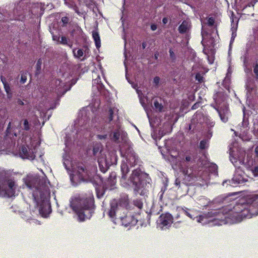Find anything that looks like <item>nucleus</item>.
Masks as SVG:
<instances>
[{
    "label": "nucleus",
    "instance_id": "obj_34",
    "mask_svg": "<svg viewBox=\"0 0 258 258\" xmlns=\"http://www.w3.org/2000/svg\"><path fill=\"white\" fill-rule=\"evenodd\" d=\"M120 136V132L119 130L115 131L113 134L112 140L115 142L118 141Z\"/></svg>",
    "mask_w": 258,
    "mask_h": 258
},
{
    "label": "nucleus",
    "instance_id": "obj_2",
    "mask_svg": "<svg viewBox=\"0 0 258 258\" xmlns=\"http://www.w3.org/2000/svg\"><path fill=\"white\" fill-rule=\"evenodd\" d=\"M105 211L114 223L115 220L119 219L122 225L125 227L133 226L137 224L138 220L135 219V215L130 211Z\"/></svg>",
    "mask_w": 258,
    "mask_h": 258
},
{
    "label": "nucleus",
    "instance_id": "obj_26",
    "mask_svg": "<svg viewBox=\"0 0 258 258\" xmlns=\"http://www.w3.org/2000/svg\"><path fill=\"white\" fill-rule=\"evenodd\" d=\"M133 204L135 207L139 209H142L143 208V203L140 199H137L133 200Z\"/></svg>",
    "mask_w": 258,
    "mask_h": 258
},
{
    "label": "nucleus",
    "instance_id": "obj_25",
    "mask_svg": "<svg viewBox=\"0 0 258 258\" xmlns=\"http://www.w3.org/2000/svg\"><path fill=\"white\" fill-rule=\"evenodd\" d=\"M118 109L116 108H110L109 110V121L112 120L114 116L117 115Z\"/></svg>",
    "mask_w": 258,
    "mask_h": 258
},
{
    "label": "nucleus",
    "instance_id": "obj_16",
    "mask_svg": "<svg viewBox=\"0 0 258 258\" xmlns=\"http://www.w3.org/2000/svg\"><path fill=\"white\" fill-rule=\"evenodd\" d=\"M52 88L54 91L58 95H62L66 92L64 88V85L60 80L56 79L53 80L52 83Z\"/></svg>",
    "mask_w": 258,
    "mask_h": 258
},
{
    "label": "nucleus",
    "instance_id": "obj_9",
    "mask_svg": "<svg viewBox=\"0 0 258 258\" xmlns=\"http://www.w3.org/2000/svg\"><path fill=\"white\" fill-rule=\"evenodd\" d=\"M157 223L161 229L168 228L173 223V217L168 213L162 214L159 216Z\"/></svg>",
    "mask_w": 258,
    "mask_h": 258
},
{
    "label": "nucleus",
    "instance_id": "obj_4",
    "mask_svg": "<svg viewBox=\"0 0 258 258\" xmlns=\"http://www.w3.org/2000/svg\"><path fill=\"white\" fill-rule=\"evenodd\" d=\"M214 99L217 104L214 106L215 109L218 112L221 120L223 122H226L228 119L229 109L225 103L221 105V103L224 101L225 96L223 92H218L214 95Z\"/></svg>",
    "mask_w": 258,
    "mask_h": 258
},
{
    "label": "nucleus",
    "instance_id": "obj_24",
    "mask_svg": "<svg viewBox=\"0 0 258 258\" xmlns=\"http://www.w3.org/2000/svg\"><path fill=\"white\" fill-rule=\"evenodd\" d=\"M246 181V180L238 175H235L232 178V182L234 183L241 184Z\"/></svg>",
    "mask_w": 258,
    "mask_h": 258
},
{
    "label": "nucleus",
    "instance_id": "obj_51",
    "mask_svg": "<svg viewBox=\"0 0 258 258\" xmlns=\"http://www.w3.org/2000/svg\"><path fill=\"white\" fill-rule=\"evenodd\" d=\"M27 80V77L25 75H22L21 76V82L22 83H24Z\"/></svg>",
    "mask_w": 258,
    "mask_h": 258
},
{
    "label": "nucleus",
    "instance_id": "obj_6",
    "mask_svg": "<svg viewBox=\"0 0 258 258\" xmlns=\"http://www.w3.org/2000/svg\"><path fill=\"white\" fill-rule=\"evenodd\" d=\"M120 152L122 156H125L126 163L131 167L136 165L138 158L133 151L130 142L124 139V144L120 148Z\"/></svg>",
    "mask_w": 258,
    "mask_h": 258
},
{
    "label": "nucleus",
    "instance_id": "obj_53",
    "mask_svg": "<svg viewBox=\"0 0 258 258\" xmlns=\"http://www.w3.org/2000/svg\"><path fill=\"white\" fill-rule=\"evenodd\" d=\"M182 172L184 175H189L190 173L188 172V171L187 169H183Z\"/></svg>",
    "mask_w": 258,
    "mask_h": 258
},
{
    "label": "nucleus",
    "instance_id": "obj_60",
    "mask_svg": "<svg viewBox=\"0 0 258 258\" xmlns=\"http://www.w3.org/2000/svg\"><path fill=\"white\" fill-rule=\"evenodd\" d=\"M198 103H195L192 106V109H196L197 107H198Z\"/></svg>",
    "mask_w": 258,
    "mask_h": 258
},
{
    "label": "nucleus",
    "instance_id": "obj_63",
    "mask_svg": "<svg viewBox=\"0 0 258 258\" xmlns=\"http://www.w3.org/2000/svg\"><path fill=\"white\" fill-rule=\"evenodd\" d=\"M20 213L21 214H22L23 212V211H21Z\"/></svg>",
    "mask_w": 258,
    "mask_h": 258
},
{
    "label": "nucleus",
    "instance_id": "obj_45",
    "mask_svg": "<svg viewBox=\"0 0 258 258\" xmlns=\"http://www.w3.org/2000/svg\"><path fill=\"white\" fill-rule=\"evenodd\" d=\"M206 123L208 124V125H210V126H213L215 124V123L213 121H211L209 119H208L207 117L206 118Z\"/></svg>",
    "mask_w": 258,
    "mask_h": 258
},
{
    "label": "nucleus",
    "instance_id": "obj_12",
    "mask_svg": "<svg viewBox=\"0 0 258 258\" xmlns=\"http://www.w3.org/2000/svg\"><path fill=\"white\" fill-rule=\"evenodd\" d=\"M36 148H30L28 146H22L20 151V156L23 159L33 160L35 158Z\"/></svg>",
    "mask_w": 258,
    "mask_h": 258
},
{
    "label": "nucleus",
    "instance_id": "obj_10",
    "mask_svg": "<svg viewBox=\"0 0 258 258\" xmlns=\"http://www.w3.org/2000/svg\"><path fill=\"white\" fill-rule=\"evenodd\" d=\"M177 157L180 159L181 165L187 166L195 162L196 155L194 153L185 152L184 154L178 153Z\"/></svg>",
    "mask_w": 258,
    "mask_h": 258
},
{
    "label": "nucleus",
    "instance_id": "obj_38",
    "mask_svg": "<svg viewBox=\"0 0 258 258\" xmlns=\"http://www.w3.org/2000/svg\"><path fill=\"white\" fill-rule=\"evenodd\" d=\"M24 129L26 131H28L30 129V125L27 119L24 120L23 122Z\"/></svg>",
    "mask_w": 258,
    "mask_h": 258
},
{
    "label": "nucleus",
    "instance_id": "obj_58",
    "mask_svg": "<svg viewBox=\"0 0 258 258\" xmlns=\"http://www.w3.org/2000/svg\"><path fill=\"white\" fill-rule=\"evenodd\" d=\"M17 103L18 104L20 105H24V102L20 99H18V101H17Z\"/></svg>",
    "mask_w": 258,
    "mask_h": 258
},
{
    "label": "nucleus",
    "instance_id": "obj_64",
    "mask_svg": "<svg viewBox=\"0 0 258 258\" xmlns=\"http://www.w3.org/2000/svg\"><path fill=\"white\" fill-rule=\"evenodd\" d=\"M155 58H156V59H157V56L156 55H155Z\"/></svg>",
    "mask_w": 258,
    "mask_h": 258
},
{
    "label": "nucleus",
    "instance_id": "obj_1",
    "mask_svg": "<svg viewBox=\"0 0 258 258\" xmlns=\"http://www.w3.org/2000/svg\"><path fill=\"white\" fill-rule=\"evenodd\" d=\"M129 180L132 184L134 192L136 195H139L144 197L148 196L149 189L151 186V179L148 174L137 169L133 171Z\"/></svg>",
    "mask_w": 258,
    "mask_h": 258
},
{
    "label": "nucleus",
    "instance_id": "obj_61",
    "mask_svg": "<svg viewBox=\"0 0 258 258\" xmlns=\"http://www.w3.org/2000/svg\"><path fill=\"white\" fill-rule=\"evenodd\" d=\"M175 183L176 185H178L180 184V181L178 179H176Z\"/></svg>",
    "mask_w": 258,
    "mask_h": 258
},
{
    "label": "nucleus",
    "instance_id": "obj_35",
    "mask_svg": "<svg viewBox=\"0 0 258 258\" xmlns=\"http://www.w3.org/2000/svg\"><path fill=\"white\" fill-rule=\"evenodd\" d=\"M101 151V147L99 145H96L93 147V152L95 156H96L98 153Z\"/></svg>",
    "mask_w": 258,
    "mask_h": 258
},
{
    "label": "nucleus",
    "instance_id": "obj_62",
    "mask_svg": "<svg viewBox=\"0 0 258 258\" xmlns=\"http://www.w3.org/2000/svg\"><path fill=\"white\" fill-rule=\"evenodd\" d=\"M142 46H143V48H145V47H146V44L143 43V44H142Z\"/></svg>",
    "mask_w": 258,
    "mask_h": 258
},
{
    "label": "nucleus",
    "instance_id": "obj_56",
    "mask_svg": "<svg viewBox=\"0 0 258 258\" xmlns=\"http://www.w3.org/2000/svg\"><path fill=\"white\" fill-rule=\"evenodd\" d=\"M162 22L164 24H166L168 22V19L167 18H164L162 20Z\"/></svg>",
    "mask_w": 258,
    "mask_h": 258
},
{
    "label": "nucleus",
    "instance_id": "obj_39",
    "mask_svg": "<svg viewBox=\"0 0 258 258\" xmlns=\"http://www.w3.org/2000/svg\"><path fill=\"white\" fill-rule=\"evenodd\" d=\"M169 55H170V58L173 61L175 60V59H176V55H175V53L173 51V50L172 49H170L169 51Z\"/></svg>",
    "mask_w": 258,
    "mask_h": 258
},
{
    "label": "nucleus",
    "instance_id": "obj_41",
    "mask_svg": "<svg viewBox=\"0 0 258 258\" xmlns=\"http://www.w3.org/2000/svg\"><path fill=\"white\" fill-rule=\"evenodd\" d=\"M215 23V20L213 17H210L208 19L207 24L209 26H212Z\"/></svg>",
    "mask_w": 258,
    "mask_h": 258
},
{
    "label": "nucleus",
    "instance_id": "obj_52",
    "mask_svg": "<svg viewBox=\"0 0 258 258\" xmlns=\"http://www.w3.org/2000/svg\"><path fill=\"white\" fill-rule=\"evenodd\" d=\"M1 80L3 84H4V85H5V84H8L7 82L6 78L5 77H4L3 76H2L1 77Z\"/></svg>",
    "mask_w": 258,
    "mask_h": 258
},
{
    "label": "nucleus",
    "instance_id": "obj_28",
    "mask_svg": "<svg viewBox=\"0 0 258 258\" xmlns=\"http://www.w3.org/2000/svg\"><path fill=\"white\" fill-rule=\"evenodd\" d=\"M73 53L76 57H77L78 58H80L82 56H83L84 52L82 49H74L73 50Z\"/></svg>",
    "mask_w": 258,
    "mask_h": 258
},
{
    "label": "nucleus",
    "instance_id": "obj_17",
    "mask_svg": "<svg viewBox=\"0 0 258 258\" xmlns=\"http://www.w3.org/2000/svg\"><path fill=\"white\" fill-rule=\"evenodd\" d=\"M75 213V216L80 222L84 221L89 219L92 216L93 211H73Z\"/></svg>",
    "mask_w": 258,
    "mask_h": 258
},
{
    "label": "nucleus",
    "instance_id": "obj_27",
    "mask_svg": "<svg viewBox=\"0 0 258 258\" xmlns=\"http://www.w3.org/2000/svg\"><path fill=\"white\" fill-rule=\"evenodd\" d=\"M116 183L115 181V176L114 175L113 177H112V176H110L109 178H108V180L107 181V184L110 185V189H112L113 188L114 186L115 185Z\"/></svg>",
    "mask_w": 258,
    "mask_h": 258
},
{
    "label": "nucleus",
    "instance_id": "obj_18",
    "mask_svg": "<svg viewBox=\"0 0 258 258\" xmlns=\"http://www.w3.org/2000/svg\"><path fill=\"white\" fill-rule=\"evenodd\" d=\"M245 202L247 205H251L253 208L258 209V194H252L246 196Z\"/></svg>",
    "mask_w": 258,
    "mask_h": 258
},
{
    "label": "nucleus",
    "instance_id": "obj_37",
    "mask_svg": "<svg viewBox=\"0 0 258 258\" xmlns=\"http://www.w3.org/2000/svg\"><path fill=\"white\" fill-rule=\"evenodd\" d=\"M4 86L6 92L8 94V97L10 98L11 97V96H10V95H11V89H10V87L9 84H7L4 85Z\"/></svg>",
    "mask_w": 258,
    "mask_h": 258
},
{
    "label": "nucleus",
    "instance_id": "obj_32",
    "mask_svg": "<svg viewBox=\"0 0 258 258\" xmlns=\"http://www.w3.org/2000/svg\"><path fill=\"white\" fill-rule=\"evenodd\" d=\"M111 210L118 209V201L116 200H112L110 202Z\"/></svg>",
    "mask_w": 258,
    "mask_h": 258
},
{
    "label": "nucleus",
    "instance_id": "obj_7",
    "mask_svg": "<svg viewBox=\"0 0 258 258\" xmlns=\"http://www.w3.org/2000/svg\"><path fill=\"white\" fill-rule=\"evenodd\" d=\"M17 186L18 185L14 180L8 179L2 186L0 185V197L5 198L15 197Z\"/></svg>",
    "mask_w": 258,
    "mask_h": 258
},
{
    "label": "nucleus",
    "instance_id": "obj_59",
    "mask_svg": "<svg viewBox=\"0 0 258 258\" xmlns=\"http://www.w3.org/2000/svg\"><path fill=\"white\" fill-rule=\"evenodd\" d=\"M213 168H214L216 174H217V168H218L217 166L216 165H214L213 166Z\"/></svg>",
    "mask_w": 258,
    "mask_h": 258
},
{
    "label": "nucleus",
    "instance_id": "obj_48",
    "mask_svg": "<svg viewBox=\"0 0 258 258\" xmlns=\"http://www.w3.org/2000/svg\"><path fill=\"white\" fill-rule=\"evenodd\" d=\"M107 135H98L97 136V138L99 140H105L107 138Z\"/></svg>",
    "mask_w": 258,
    "mask_h": 258
},
{
    "label": "nucleus",
    "instance_id": "obj_30",
    "mask_svg": "<svg viewBox=\"0 0 258 258\" xmlns=\"http://www.w3.org/2000/svg\"><path fill=\"white\" fill-rule=\"evenodd\" d=\"M154 105L155 108L157 111H161L163 109V106L161 103H159V102L157 100L155 101L154 102Z\"/></svg>",
    "mask_w": 258,
    "mask_h": 258
},
{
    "label": "nucleus",
    "instance_id": "obj_15",
    "mask_svg": "<svg viewBox=\"0 0 258 258\" xmlns=\"http://www.w3.org/2000/svg\"><path fill=\"white\" fill-rule=\"evenodd\" d=\"M207 117L204 116L201 113H196L194 116L191 119V124L189 125L188 129L191 130L194 127H196V124H202L203 122L206 121Z\"/></svg>",
    "mask_w": 258,
    "mask_h": 258
},
{
    "label": "nucleus",
    "instance_id": "obj_20",
    "mask_svg": "<svg viewBox=\"0 0 258 258\" xmlns=\"http://www.w3.org/2000/svg\"><path fill=\"white\" fill-rule=\"evenodd\" d=\"M118 209L128 208L129 205V200L127 196L123 197L118 201Z\"/></svg>",
    "mask_w": 258,
    "mask_h": 258
},
{
    "label": "nucleus",
    "instance_id": "obj_47",
    "mask_svg": "<svg viewBox=\"0 0 258 258\" xmlns=\"http://www.w3.org/2000/svg\"><path fill=\"white\" fill-rule=\"evenodd\" d=\"M252 173L255 176H258V167H254L252 170Z\"/></svg>",
    "mask_w": 258,
    "mask_h": 258
},
{
    "label": "nucleus",
    "instance_id": "obj_44",
    "mask_svg": "<svg viewBox=\"0 0 258 258\" xmlns=\"http://www.w3.org/2000/svg\"><path fill=\"white\" fill-rule=\"evenodd\" d=\"M196 79L200 83L203 81V77L200 74H197L196 75Z\"/></svg>",
    "mask_w": 258,
    "mask_h": 258
},
{
    "label": "nucleus",
    "instance_id": "obj_43",
    "mask_svg": "<svg viewBox=\"0 0 258 258\" xmlns=\"http://www.w3.org/2000/svg\"><path fill=\"white\" fill-rule=\"evenodd\" d=\"M253 72L256 76V78H258V64L255 63L253 66Z\"/></svg>",
    "mask_w": 258,
    "mask_h": 258
},
{
    "label": "nucleus",
    "instance_id": "obj_13",
    "mask_svg": "<svg viewBox=\"0 0 258 258\" xmlns=\"http://www.w3.org/2000/svg\"><path fill=\"white\" fill-rule=\"evenodd\" d=\"M182 213L192 220L196 219L197 221L200 223L206 222L204 221V219L208 220L210 217L208 215H201L199 211H182Z\"/></svg>",
    "mask_w": 258,
    "mask_h": 258
},
{
    "label": "nucleus",
    "instance_id": "obj_22",
    "mask_svg": "<svg viewBox=\"0 0 258 258\" xmlns=\"http://www.w3.org/2000/svg\"><path fill=\"white\" fill-rule=\"evenodd\" d=\"M121 170L122 172V178L125 179L126 174L129 171L128 164L126 162H124L121 164Z\"/></svg>",
    "mask_w": 258,
    "mask_h": 258
},
{
    "label": "nucleus",
    "instance_id": "obj_19",
    "mask_svg": "<svg viewBox=\"0 0 258 258\" xmlns=\"http://www.w3.org/2000/svg\"><path fill=\"white\" fill-rule=\"evenodd\" d=\"M190 28V23L189 20H184L178 27L180 33L183 34L188 32Z\"/></svg>",
    "mask_w": 258,
    "mask_h": 258
},
{
    "label": "nucleus",
    "instance_id": "obj_21",
    "mask_svg": "<svg viewBox=\"0 0 258 258\" xmlns=\"http://www.w3.org/2000/svg\"><path fill=\"white\" fill-rule=\"evenodd\" d=\"M98 162L101 171L104 173L107 170L109 163H108L106 160L101 158H99Z\"/></svg>",
    "mask_w": 258,
    "mask_h": 258
},
{
    "label": "nucleus",
    "instance_id": "obj_14",
    "mask_svg": "<svg viewBox=\"0 0 258 258\" xmlns=\"http://www.w3.org/2000/svg\"><path fill=\"white\" fill-rule=\"evenodd\" d=\"M36 196H38L37 193L35 191H34L33 197L36 205V208L38 209V210H51V206L48 201L41 200L40 201H38V199Z\"/></svg>",
    "mask_w": 258,
    "mask_h": 258
},
{
    "label": "nucleus",
    "instance_id": "obj_8",
    "mask_svg": "<svg viewBox=\"0 0 258 258\" xmlns=\"http://www.w3.org/2000/svg\"><path fill=\"white\" fill-rule=\"evenodd\" d=\"M153 214L152 211H140L135 215V219L138 220L137 223L141 226H146L150 224L151 215Z\"/></svg>",
    "mask_w": 258,
    "mask_h": 258
},
{
    "label": "nucleus",
    "instance_id": "obj_40",
    "mask_svg": "<svg viewBox=\"0 0 258 258\" xmlns=\"http://www.w3.org/2000/svg\"><path fill=\"white\" fill-rule=\"evenodd\" d=\"M207 142L205 140L201 141L200 144V147L202 149H204L207 147Z\"/></svg>",
    "mask_w": 258,
    "mask_h": 258
},
{
    "label": "nucleus",
    "instance_id": "obj_57",
    "mask_svg": "<svg viewBox=\"0 0 258 258\" xmlns=\"http://www.w3.org/2000/svg\"><path fill=\"white\" fill-rule=\"evenodd\" d=\"M255 3H256V1L253 2H251L247 5V7H250V6L253 7L254 4H255Z\"/></svg>",
    "mask_w": 258,
    "mask_h": 258
},
{
    "label": "nucleus",
    "instance_id": "obj_11",
    "mask_svg": "<svg viewBox=\"0 0 258 258\" xmlns=\"http://www.w3.org/2000/svg\"><path fill=\"white\" fill-rule=\"evenodd\" d=\"M25 182L27 186L31 189L34 188L36 191L40 189V179L37 176L29 175L26 177Z\"/></svg>",
    "mask_w": 258,
    "mask_h": 258
},
{
    "label": "nucleus",
    "instance_id": "obj_36",
    "mask_svg": "<svg viewBox=\"0 0 258 258\" xmlns=\"http://www.w3.org/2000/svg\"><path fill=\"white\" fill-rule=\"evenodd\" d=\"M42 64V60L41 59H39L36 63V74L38 75L40 73L41 70V67Z\"/></svg>",
    "mask_w": 258,
    "mask_h": 258
},
{
    "label": "nucleus",
    "instance_id": "obj_31",
    "mask_svg": "<svg viewBox=\"0 0 258 258\" xmlns=\"http://www.w3.org/2000/svg\"><path fill=\"white\" fill-rule=\"evenodd\" d=\"M39 214L43 218L48 217L51 214L52 211H38Z\"/></svg>",
    "mask_w": 258,
    "mask_h": 258
},
{
    "label": "nucleus",
    "instance_id": "obj_5",
    "mask_svg": "<svg viewBox=\"0 0 258 258\" xmlns=\"http://www.w3.org/2000/svg\"><path fill=\"white\" fill-rule=\"evenodd\" d=\"M73 210H93L95 208L92 196L86 198H76L71 202Z\"/></svg>",
    "mask_w": 258,
    "mask_h": 258
},
{
    "label": "nucleus",
    "instance_id": "obj_54",
    "mask_svg": "<svg viewBox=\"0 0 258 258\" xmlns=\"http://www.w3.org/2000/svg\"><path fill=\"white\" fill-rule=\"evenodd\" d=\"M157 26L155 24H152L151 26V29L153 31H155L157 29Z\"/></svg>",
    "mask_w": 258,
    "mask_h": 258
},
{
    "label": "nucleus",
    "instance_id": "obj_49",
    "mask_svg": "<svg viewBox=\"0 0 258 258\" xmlns=\"http://www.w3.org/2000/svg\"><path fill=\"white\" fill-rule=\"evenodd\" d=\"M61 22L63 24H67L69 22V18L67 17H63L61 18Z\"/></svg>",
    "mask_w": 258,
    "mask_h": 258
},
{
    "label": "nucleus",
    "instance_id": "obj_42",
    "mask_svg": "<svg viewBox=\"0 0 258 258\" xmlns=\"http://www.w3.org/2000/svg\"><path fill=\"white\" fill-rule=\"evenodd\" d=\"M60 44L65 45L68 44V39L65 36L61 37V40L59 42Z\"/></svg>",
    "mask_w": 258,
    "mask_h": 258
},
{
    "label": "nucleus",
    "instance_id": "obj_29",
    "mask_svg": "<svg viewBox=\"0 0 258 258\" xmlns=\"http://www.w3.org/2000/svg\"><path fill=\"white\" fill-rule=\"evenodd\" d=\"M78 172L81 176L85 177L88 175V171L83 166L78 167Z\"/></svg>",
    "mask_w": 258,
    "mask_h": 258
},
{
    "label": "nucleus",
    "instance_id": "obj_33",
    "mask_svg": "<svg viewBox=\"0 0 258 258\" xmlns=\"http://www.w3.org/2000/svg\"><path fill=\"white\" fill-rule=\"evenodd\" d=\"M231 30L232 31L231 38L230 43V46H231L232 43L233 42L235 37L236 36V28H234V26L232 27Z\"/></svg>",
    "mask_w": 258,
    "mask_h": 258
},
{
    "label": "nucleus",
    "instance_id": "obj_50",
    "mask_svg": "<svg viewBox=\"0 0 258 258\" xmlns=\"http://www.w3.org/2000/svg\"><path fill=\"white\" fill-rule=\"evenodd\" d=\"M59 36L57 35H53L52 39L54 41H57L58 42H59Z\"/></svg>",
    "mask_w": 258,
    "mask_h": 258
},
{
    "label": "nucleus",
    "instance_id": "obj_23",
    "mask_svg": "<svg viewBox=\"0 0 258 258\" xmlns=\"http://www.w3.org/2000/svg\"><path fill=\"white\" fill-rule=\"evenodd\" d=\"M92 36L95 41L96 46L97 48H100L101 46V41L99 35L97 31H93Z\"/></svg>",
    "mask_w": 258,
    "mask_h": 258
},
{
    "label": "nucleus",
    "instance_id": "obj_46",
    "mask_svg": "<svg viewBox=\"0 0 258 258\" xmlns=\"http://www.w3.org/2000/svg\"><path fill=\"white\" fill-rule=\"evenodd\" d=\"M160 78L158 77H155L154 78L153 82L155 84L156 86H157L159 83L160 82Z\"/></svg>",
    "mask_w": 258,
    "mask_h": 258
},
{
    "label": "nucleus",
    "instance_id": "obj_55",
    "mask_svg": "<svg viewBox=\"0 0 258 258\" xmlns=\"http://www.w3.org/2000/svg\"><path fill=\"white\" fill-rule=\"evenodd\" d=\"M254 153L256 157H258V145L255 148Z\"/></svg>",
    "mask_w": 258,
    "mask_h": 258
},
{
    "label": "nucleus",
    "instance_id": "obj_3",
    "mask_svg": "<svg viewBox=\"0 0 258 258\" xmlns=\"http://www.w3.org/2000/svg\"><path fill=\"white\" fill-rule=\"evenodd\" d=\"M229 213L225 216L224 221L225 223L234 224L240 222L244 219H250L253 216L258 215V211L253 214L251 211H241L240 212L234 211H228Z\"/></svg>",
    "mask_w": 258,
    "mask_h": 258
}]
</instances>
